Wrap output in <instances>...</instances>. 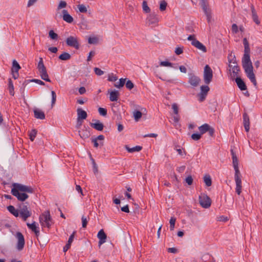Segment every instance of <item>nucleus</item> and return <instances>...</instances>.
I'll return each instance as SVG.
<instances>
[{
  "mask_svg": "<svg viewBox=\"0 0 262 262\" xmlns=\"http://www.w3.org/2000/svg\"><path fill=\"white\" fill-rule=\"evenodd\" d=\"M244 45V54L242 58V66L245 72L253 84L256 86L257 84L255 74L253 73V67L250 58V49L248 40L246 38L243 39Z\"/></svg>",
  "mask_w": 262,
  "mask_h": 262,
  "instance_id": "nucleus-1",
  "label": "nucleus"
},
{
  "mask_svg": "<svg viewBox=\"0 0 262 262\" xmlns=\"http://www.w3.org/2000/svg\"><path fill=\"white\" fill-rule=\"evenodd\" d=\"M33 189L32 187L18 183H14L11 189V193L18 200L23 202L29 197L26 193H32Z\"/></svg>",
  "mask_w": 262,
  "mask_h": 262,
  "instance_id": "nucleus-2",
  "label": "nucleus"
},
{
  "mask_svg": "<svg viewBox=\"0 0 262 262\" xmlns=\"http://www.w3.org/2000/svg\"><path fill=\"white\" fill-rule=\"evenodd\" d=\"M39 223L42 228H50L54 222L50 215L49 211L43 212L39 216Z\"/></svg>",
  "mask_w": 262,
  "mask_h": 262,
  "instance_id": "nucleus-3",
  "label": "nucleus"
},
{
  "mask_svg": "<svg viewBox=\"0 0 262 262\" xmlns=\"http://www.w3.org/2000/svg\"><path fill=\"white\" fill-rule=\"evenodd\" d=\"M229 67L230 68V71L232 72L233 77L237 76L238 73L240 70L239 67L238 66L236 62V58L234 55L232 56V53H231L228 57Z\"/></svg>",
  "mask_w": 262,
  "mask_h": 262,
  "instance_id": "nucleus-4",
  "label": "nucleus"
},
{
  "mask_svg": "<svg viewBox=\"0 0 262 262\" xmlns=\"http://www.w3.org/2000/svg\"><path fill=\"white\" fill-rule=\"evenodd\" d=\"M37 69L42 79L48 82L51 81L50 78H49L46 68L43 64V59L42 57L39 58V60L37 64Z\"/></svg>",
  "mask_w": 262,
  "mask_h": 262,
  "instance_id": "nucleus-5",
  "label": "nucleus"
},
{
  "mask_svg": "<svg viewBox=\"0 0 262 262\" xmlns=\"http://www.w3.org/2000/svg\"><path fill=\"white\" fill-rule=\"evenodd\" d=\"M187 39L189 41H191V43L193 46L195 47L203 53H206L207 52L206 47L195 38L194 35H189Z\"/></svg>",
  "mask_w": 262,
  "mask_h": 262,
  "instance_id": "nucleus-6",
  "label": "nucleus"
},
{
  "mask_svg": "<svg viewBox=\"0 0 262 262\" xmlns=\"http://www.w3.org/2000/svg\"><path fill=\"white\" fill-rule=\"evenodd\" d=\"M66 42L69 47H73L76 49L80 48L79 39L76 36H70L67 38Z\"/></svg>",
  "mask_w": 262,
  "mask_h": 262,
  "instance_id": "nucleus-7",
  "label": "nucleus"
},
{
  "mask_svg": "<svg viewBox=\"0 0 262 262\" xmlns=\"http://www.w3.org/2000/svg\"><path fill=\"white\" fill-rule=\"evenodd\" d=\"M213 72L211 68L208 65H206L204 68L203 79L206 84H209L212 81Z\"/></svg>",
  "mask_w": 262,
  "mask_h": 262,
  "instance_id": "nucleus-8",
  "label": "nucleus"
},
{
  "mask_svg": "<svg viewBox=\"0 0 262 262\" xmlns=\"http://www.w3.org/2000/svg\"><path fill=\"white\" fill-rule=\"evenodd\" d=\"M199 203L203 208H208L210 206L211 201L207 195L201 194L199 196Z\"/></svg>",
  "mask_w": 262,
  "mask_h": 262,
  "instance_id": "nucleus-9",
  "label": "nucleus"
},
{
  "mask_svg": "<svg viewBox=\"0 0 262 262\" xmlns=\"http://www.w3.org/2000/svg\"><path fill=\"white\" fill-rule=\"evenodd\" d=\"M19 213L24 221H26L31 215V212L29 210L26 205H23L20 207Z\"/></svg>",
  "mask_w": 262,
  "mask_h": 262,
  "instance_id": "nucleus-10",
  "label": "nucleus"
},
{
  "mask_svg": "<svg viewBox=\"0 0 262 262\" xmlns=\"http://www.w3.org/2000/svg\"><path fill=\"white\" fill-rule=\"evenodd\" d=\"M201 79L199 77L193 74H189V80L188 83L193 87L198 86L201 82Z\"/></svg>",
  "mask_w": 262,
  "mask_h": 262,
  "instance_id": "nucleus-11",
  "label": "nucleus"
},
{
  "mask_svg": "<svg viewBox=\"0 0 262 262\" xmlns=\"http://www.w3.org/2000/svg\"><path fill=\"white\" fill-rule=\"evenodd\" d=\"M146 23L148 26H155L159 22V18L157 15L151 13L146 18Z\"/></svg>",
  "mask_w": 262,
  "mask_h": 262,
  "instance_id": "nucleus-12",
  "label": "nucleus"
},
{
  "mask_svg": "<svg viewBox=\"0 0 262 262\" xmlns=\"http://www.w3.org/2000/svg\"><path fill=\"white\" fill-rule=\"evenodd\" d=\"M16 236L18 239L17 244V248L18 250H21L24 248L25 245V239L24 235L19 232L16 233Z\"/></svg>",
  "mask_w": 262,
  "mask_h": 262,
  "instance_id": "nucleus-13",
  "label": "nucleus"
},
{
  "mask_svg": "<svg viewBox=\"0 0 262 262\" xmlns=\"http://www.w3.org/2000/svg\"><path fill=\"white\" fill-rule=\"evenodd\" d=\"M104 137L102 135H99L97 138L92 139V142L94 143L95 147H98L99 145L102 146L103 145V140Z\"/></svg>",
  "mask_w": 262,
  "mask_h": 262,
  "instance_id": "nucleus-14",
  "label": "nucleus"
},
{
  "mask_svg": "<svg viewBox=\"0 0 262 262\" xmlns=\"http://www.w3.org/2000/svg\"><path fill=\"white\" fill-rule=\"evenodd\" d=\"M201 7L206 16L211 14V10L208 7V5L206 0H201Z\"/></svg>",
  "mask_w": 262,
  "mask_h": 262,
  "instance_id": "nucleus-15",
  "label": "nucleus"
},
{
  "mask_svg": "<svg viewBox=\"0 0 262 262\" xmlns=\"http://www.w3.org/2000/svg\"><path fill=\"white\" fill-rule=\"evenodd\" d=\"M93 121L95 122L90 123L91 126L98 131L102 130L104 127L103 123L100 122V121L98 120H93Z\"/></svg>",
  "mask_w": 262,
  "mask_h": 262,
  "instance_id": "nucleus-16",
  "label": "nucleus"
},
{
  "mask_svg": "<svg viewBox=\"0 0 262 262\" xmlns=\"http://www.w3.org/2000/svg\"><path fill=\"white\" fill-rule=\"evenodd\" d=\"M79 135L81 138L85 139L88 138L90 136L91 134L88 129V127L84 126L81 130H79Z\"/></svg>",
  "mask_w": 262,
  "mask_h": 262,
  "instance_id": "nucleus-17",
  "label": "nucleus"
},
{
  "mask_svg": "<svg viewBox=\"0 0 262 262\" xmlns=\"http://www.w3.org/2000/svg\"><path fill=\"white\" fill-rule=\"evenodd\" d=\"M97 237L99 239V245L104 244L106 242V235L103 229H101L98 233Z\"/></svg>",
  "mask_w": 262,
  "mask_h": 262,
  "instance_id": "nucleus-18",
  "label": "nucleus"
},
{
  "mask_svg": "<svg viewBox=\"0 0 262 262\" xmlns=\"http://www.w3.org/2000/svg\"><path fill=\"white\" fill-rule=\"evenodd\" d=\"M62 13V18L63 20L68 23H72L73 21V18L70 15L67 10H63Z\"/></svg>",
  "mask_w": 262,
  "mask_h": 262,
  "instance_id": "nucleus-19",
  "label": "nucleus"
},
{
  "mask_svg": "<svg viewBox=\"0 0 262 262\" xmlns=\"http://www.w3.org/2000/svg\"><path fill=\"white\" fill-rule=\"evenodd\" d=\"M77 120L85 119L88 116L86 112L82 108H78L77 110Z\"/></svg>",
  "mask_w": 262,
  "mask_h": 262,
  "instance_id": "nucleus-20",
  "label": "nucleus"
},
{
  "mask_svg": "<svg viewBox=\"0 0 262 262\" xmlns=\"http://www.w3.org/2000/svg\"><path fill=\"white\" fill-rule=\"evenodd\" d=\"M27 225L28 227L31 229L33 232H34L36 236H38L39 234V230L38 229V227L36 226L35 222H34L32 224H30L29 223H27Z\"/></svg>",
  "mask_w": 262,
  "mask_h": 262,
  "instance_id": "nucleus-21",
  "label": "nucleus"
},
{
  "mask_svg": "<svg viewBox=\"0 0 262 262\" xmlns=\"http://www.w3.org/2000/svg\"><path fill=\"white\" fill-rule=\"evenodd\" d=\"M235 81L238 87L241 89V90L243 91L247 89V86L245 83L241 78L236 77L235 79Z\"/></svg>",
  "mask_w": 262,
  "mask_h": 262,
  "instance_id": "nucleus-22",
  "label": "nucleus"
},
{
  "mask_svg": "<svg viewBox=\"0 0 262 262\" xmlns=\"http://www.w3.org/2000/svg\"><path fill=\"white\" fill-rule=\"evenodd\" d=\"M34 117L37 119L43 120L45 118V113L39 109H35L34 110Z\"/></svg>",
  "mask_w": 262,
  "mask_h": 262,
  "instance_id": "nucleus-23",
  "label": "nucleus"
},
{
  "mask_svg": "<svg viewBox=\"0 0 262 262\" xmlns=\"http://www.w3.org/2000/svg\"><path fill=\"white\" fill-rule=\"evenodd\" d=\"M244 119V125L245 129V130L247 132L249 131L250 129V121L249 118L247 114H245L243 115Z\"/></svg>",
  "mask_w": 262,
  "mask_h": 262,
  "instance_id": "nucleus-24",
  "label": "nucleus"
},
{
  "mask_svg": "<svg viewBox=\"0 0 262 262\" xmlns=\"http://www.w3.org/2000/svg\"><path fill=\"white\" fill-rule=\"evenodd\" d=\"M119 93L118 91L114 90L110 93V100L111 101H117L119 98Z\"/></svg>",
  "mask_w": 262,
  "mask_h": 262,
  "instance_id": "nucleus-25",
  "label": "nucleus"
},
{
  "mask_svg": "<svg viewBox=\"0 0 262 262\" xmlns=\"http://www.w3.org/2000/svg\"><path fill=\"white\" fill-rule=\"evenodd\" d=\"M251 9L252 12V17L253 20L257 25L260 24V21L258 20V17L257 15L256 12L254 9L253 5L251 6Z\"/></svg>",
  "mask_w": 262,
  "mask_h": 262,
  "instance_id": "nucleus-26",
  "label": "nucleus"
},
{
  "mask_svg": "<svg viewBox=\"0 0 262 262\" xmlns=\"http://www.w3.org/2000/svg\"><path fill=\"white\" fill-rule=\"evenodd\" d=\"M231 153L232 155V163L233 167H238V161L237 159V158L234 152L233 149L231 150Z\"/></svg>",
  "mask_w": 262,
  "mask_h": 262,
  "instance_id": "nucleus-27",
  "label": "nucleus"
},
{
  "mask_svg": "<svg viewBox=\"0 0 262 262\" xmlns=\"http://www.w3.org/2000/svg\"><path fill=\"white\" fill-rule=\"evenodd\" d=\"M125 147L127 151L129 152H138L140 151L142 148V146H136L134 147L130 148L127 145H126Z\"/></svg>",
  "mask_w": 262,
  "mask_h": 262,
  "instance_id": "nucleus-28",
  "label": "nucleus"
},
{
  "mask_svg": "<svg viewBox=\"0 0 262 262\" xmlns=\"http://www.w3.org/2000/svg\"><path fill=\"white\" fill-rule=\"evenodd\" d=\"M210 125L208 124L205 123L199 127V130L201 135L205 134L207 132V130L209 129Z\"/></svg>",
  "mask_w": 262,
  "mask_h": 262,
  "instance_id": "nucleus-29",
  "label": "nucleus"
},
{
  "mask_svg": "<svg viewBox=\"0 0 262 262\" xmlns=\"http://www.w3.org/2000/svg\"><path fill=\"white\" fill-rule=\"evenodd\" d=\"M8 210L15 217L19 215V211L15 208L13 206L10 205L7 207Z\"/></svg>",
  "mask_w": 262,
  "mask_h": 262,
  "instance_id": "nucleus-30",
  "label": "nucleus"
},
{
  "mask_svg": "<svg viewBox=\"0 0 262 262\" xmlns=\"http://www.w3.org/2000/svg\"><path fill=\"white\" fill-rule=\"evenodd\" d=\"M236 183V192L239 195L242 192V180H235Z\"/></svg>",
  "mask_w": 262,
  "mask_h": 262,
  "instance_id": "nucleus-31",
  "label": "nucleus"
},
{
  "mask_svg": "<svg viewBox=\"0 0 262 262\" xmlns=\"http://www.w3.org/2000/svg\"><path fill=\"white\" fill-rule=\"evenodd\" d=\"M71 55L67 52H63L59 56V59L62 60H68L71 58Z\"/></svg>",
  "mask_w": 262,
  "mask_h": 262,
  "instance_id": "nucleus-32",
  "label": "nucleus"
},
{
  "mask_svg": "<svg viewBox=\"0 0 262 262\" xmlns=\"http://www.w3.org/2000/svg\"><path fill=\"white\" fill-rule=\"evenodd\" d=\"M204 181L207 186H210L212 184L211 178L208 174H206L204 177Z\"/></svg>",
  "mask_w": 262,
  "mask_h": 262,
  "instance_id": "nucleus-33",
  "label": "nucleus"
},
{
  "mask_svg": "<svg viewBox=\"0 0 262 262\" xmlns=\"http://www.w3.org/2000/svg\"><path fill=\"white\" fill-rule=\"evenodd\" d=\"M142 115V113L139 111L135 110L133 112V116L136 121H139V120L141 118Z\"/></svg>",
  "mask_w": 262,
  "mask_h": 262,
  "instance_id": "nucleus-34",
  "label": "nucleus"
},
{
  "mask_svg": "<svg viewBox=\"0 0 262 262\" xmlns=\"http://www.w3.org/2000/svg\"><path fill=\"white\" fill-rule=\"evenodd\" d=\"M8 83H8V88H9L10 94L12 96H13L14 94V86H13L12 81L11 79H9Z\"/></svg>",
  "mask_w": 262,
  "mask_h": 262,
  "instance_id": "nucleus-35",
  "label": "nucleus"
},
{
  "mask_svg": "<svg viewBox=\"0 0 262 262\" xmlns=\"http://www.w3.org/2000/svg\"><path fill=\"white\" fill-rule=\"evenodd\" d=\"M125 78H121L119 79V81L114 84V86L117 88H120L123 86L125 83Z\"/></svg>",
  "mask_w": 262,
  "mask_h": 262,
  "instance_id": "nucleus-36",
  "label": "nucleus"
},
{
  "mask_svg": "<svg viewBox=\"0 0 262 262\" xmlns=\"http://www.w3.org/2000/svg\"><path fill=\"white\" fill-rule=\"evenodd\" d=\"M20 68V66L18 63L15 60H13L12 62V67L11 68V70L18 71Z\"/></svg>",
  "mask_w": 262,
  "mask_h": 262,
  "instance_id": "nucleus-37",
  "label": "nucleus"
},
{
  "mask_svg": "<svg viewBox=\"0 0 262 262\" xmlns=\"http://www.w3.org/2000/svg\"><path fill=\"white\" fill-rule=\"evenodd\" d=\"M67 6V3L66 1H61L57 6L56 10L58 11L61 9L64 8Z\"/></svg>",
  "mask_w": 262,
  "mask_h": 262,
  "instance_id": "nucleus-38",
  "label": "nucleus"
},
{
  "mask_svg": "<svg viewBox=\"0 0 262 262\" xmlns=\"http://www.w3.org/2000/svg\"><path fill=\"white\" fill-rule=\"evenodd\" d=\"M201 89V93L202 94H204L206 95H207L208 92L209 91V87L208 85H202L200 88Z\"/></svg>",
  "mask_w": 262,
  "mask_h": 262,
  "instance_id": "nucleus-39",
  "label": "nucleus"
},
{
  "mask_svg": "<svg viewBox=\"0 0 262 262\" xmlns=\"http://www.w3.org/2000/svg\"><path fill=\"white\" fill-rule=\"evenodd\" d=\"M235 170V174H234V179L235 180H241V173L238 167H234V168Z\"/></svg>",
  "mask_w": 262,
  "mask_h": 262,
  "instance_id": "nucleus-40",
  "label": "nucleus"
},
{
  "mask_svg": "<svg viewBox=\"0 0 262 262\" xmlns=\"http://www.w3.org/2000/svg\"><path fill=\"white\" fill-rule=\"evenodd\" d=\"M143 10L146 13H149L150 11L149 7L147 5L146 1H144L142 3Z\"/></svg>",
  "mask_w": 262,
  "mask_h": 262,
  "instance_id": "nucleus-41",
  "label": "nucleus"
},
{
  "mask_svg": "<svg viewBox=\"0 0 262 262\" xmlns=\"http://www.w3.org/2000/svg\"><path fill=\"white\" fill-rule=\"evenodd\" d=\"M77 8L81 13H86L87 12V8L83 4H79L77 5Z\"/></svg>",
  "mask_w": 262,
  "mask_h": 262,
  "instance_id": "nucleus-42",
  "label": "nucleus"
},
{
  "mask_svg": "<svg viewBox=\"0 0 262 262\" xmlns=\"http://www.w3.org/2000/svg\"><path fill=\"white\" fill-rule=\"evenodd\" d=\"M176 221V219L174 217H171L170 221H169L170 230L171 231L173 230L174 228Z\"/></svg>",
  "mask_w": 262,
  "mask_h": 262,
  "instance_id": "nucleus-43",
  "label": "nucleus"
},
{
  "mask_svg": "<svg viewBox=\"0 0 262 262\" xmlns=\"http://www.w3.org/2000/svg\"><path fill=\"white\" fill-rule=\"evenodd\" d=\"M167 4L165 1H161L160 4V10L163 11L166 10Z\"/></svg>",
  "mask_w": 262,
  "mask_h": 262,
  "instance_id": "nucleus-44",
  "label": "nucleus"
},
{
  "mask_svg": "<svg viewBox=\"0 0 262 262\" xmlns=\"http://www.w3.org/2000/svg\"><path fill=\"white\" fill-rule=\"evenodd\" d=\"M98 42V39L96 37H89L88 42L90 44H97Z\"/></svg>",
  "mask_w": 262,
  "mask_h": 262,
  "instance_id": "nucleus-45",
  "label": "nucleus"
},
{
  "mask_svg": "<svg viewBox=\"0 0 262 262\" xmlns=\"http://www.w3.org/2000/svg\"><path fill=\"white\" fill-rule=\"evenodd\" d=\"M37 134V131L35 129H32L29 134L30 139L33 141Z\"/></svg>",
  "mask_w": 262,
  "mask_h": 262,
  "instance_id": "nucleus-46",
  "label": "nucleus"
},
{
  "mask_svg": "<svg viewBox=\"0 0 262 262\" xmlns=\"http://www.w3.org/2000/svg\"><path fill=\"white\" fill-rule=\"evenodd\" d=\"M49 36L52 39H57L58 35L53 30H50L49 32Z\"/></svg>",
  "mask_w": 262,
  "mask_h": 262,
  "instance_id": "nucleus-47",
  "label": "nucleus"
},
{
  "mask_svg": "<svg viewBox=\"0 0 262 262\" xmlns=\"http://www.w3.org/2000/svg\"><path fill=\"white\" fill-rule=\"evenodd\" d=\"M125 86L128 90H132L134 88V84L132 81L128 80L125 83Z\"/></svg>",
  "mask_w": 262,
  "mask_h": 262,
  "instance_id": "nucleus-48",
  "label": "nucleus"
},
{
  "mask_svg": "<svg viewBox=\"0 0 262 262\" xmlns=\"http://www.w3.org/2000/svg\"><path fill=\"white\" fill-rule=\"evenodd\" d=\"M207 95L202 93H200L198 94V100L200 102H203L206 99Z\"/></svg>",
  "mask_w": 262,
  "mask_h": 262,
  "instance_id": "nucleus-49",
  "label": "nucleus"
},
{
  "mask_svg": "<svg viewBox=\"0 0 262 262\" xmlns=\"http://www.w3.org/2000/svg\"><path fill=\"white\" fill-rule=\"evenodd\" d=\"M51 95H52L51 105H52V106H53L55 104L56 100V95L55 92L53 91H51Z\"/></svg>",
  "mask_w": 262,
  "mask_h": 262,
  "instance_id": "nucleus-50",
  "label": "nucleus"
},
{
  "mask_svg": "<svg viewBox=\"0 0 262 262\" xmlns=\"http://www.w3.org/2000/svg\"><path fill=\"white\" fill-rule=\"evenodd\" d=\"M201 135H202L201 134H198V133L193 134L191 135V138L193 140L198 141L201 139Z\"/></svg>",
  "mask_w": 262,
  "mask_h": 262,
  "instance_id": "nucleus-51",
  "label": "nucleus"
},
{
  "mask_svg": "<svg viewBox=\"0 0 262 262\" xmlns=\"http://www.w3.org/2000/svg\"><path fill=\"white\" fill-rule=\"evenodd\" d=\"M98 112L100 115L103 116H105L107 114L106 109L102 107H99L98 108Z\"/></svg>",
  "mask_w": 262,
  "mask_h": 262,
  "instance_id": "nucleus-52",
  "label": "nucleus"
},
{
  "mask_svg": "<svg viewBox=\"0 0 262 262\" xmlns=\"http://www.w3.org/2000/svg\"><path fill=\"white\" fill-rule=\"evenodd\" d=\"M118 79L117 76L114 75L113 74H109L108 77V80L110 81L114 82Z\"/></svg>",
  "mask_w": 262,
  "mask_h": 262,
  "instance_id": "nucleus-53",
  "label": "nucleus"
},
{
  "mask_svg": "<svg viewBox=\"0 0 262 262\" xmlns=\"http://www.w3.org/2000/svg\"><path fill=\"white\" fill-rule=\"evenodd\" d=\"M94 70L95 74L98 76H101L104 74V72L98 68H95Z\"/></svg>",
  "mask_w": 262,
  "mask_h": 262,
  "instance_id": "nucleus-54",
  "label": "nucleus"
},
{
  "mask_svg": "<svg viewBox=\"0 0 262 262\" xmlns=\"http://www.w3.org/2000/svg\"><path fill=\"white\" fill-rule=\"evenodd\" d=\"M82 220V226L83 228H86L88 224V220L84 216H82L81 217Z\"/></svg>",
  "mask_w": 262,
  "mask_h": 262,
  "instance_id": "nucleus-55",
  "label": "nucleus"
},
{
  "mask_svg": "<svg viewBox=\"0 0 262 262\" xmlns=\"http://www.w3.org/2000/svg\"><path fill=\"white\" fill-rule=\"evenodd\" d=\"M160 65L161 66H164V67H172V63L171 62L167 61H161L160 63Z\"/></svg>",
  "mask_w": 262,
  "mask_h": 262,
  "instance_id": "nucleus-56",
  "label": "nucleus"
},
{
  "mask_svg": "<svg viewBox=\"0 0 262 262\" xmlns=\"http://www.w3.org/2000/svg\"><path fill=\"white\" fill-rule=\"evenodd\" d=\"M185 182L189 185H191L193 183V179L191 176H189L185 179Z\"/></svg>",
  "mask_w": 262,
  "mask_h": 262,
  "instance_id": "nucleus-57",
  "label": "nucleus"
},
{
  "mask_svg": "<svg viewBox=\"0 0 262 262\" xmlns=\"http://www.w3.org/2000/svg\"><path fill=\"white\" fill-rule=\"evenodd\" d=\"M172 108L174 114L176 115H178L179 109H178V106L176 103L172 104Z\"/></svg>",
  "mask_w": 262,
  "mask_h": 262,
  "instance_id": "nucleus-58",
  "label": "nucleus"
},
{
  "mask_svg": "<svg viewBox=\"0 0 262 262\" xmlns=\"http://www.w3.org/2000/svg\"><path fill=\"white\" fill-rule=\"evenodd\" d=\"M228 220V218L227 216H220L219 217H217V221L220 222H226Z\"/></svg>",
  "mask_w": 262,
  "mask_h": 262,
  "instance_id": "nucleus-59",
  "label": "nucleus"
},
{
  "mask_svg": "<svg viewBox=\"0 0 262 262\" xmlns=\"http://www.w3.org/2000/svg\"><path fill=\"white\" fill-rule=\"evenodd\" d=\"M11 73L14 79H16L18 77L19 74L18 71L11 70Z\"/></svg>",
  "mask_w": 262,
  "mask_h": 262,
  "instance_id": "nucleus-60",
  "label": "nucleus"
},
{
  "mask_svg": "<svg viewBox=\"0 0 262 262\" xmlns=\"http://www.w3.org/2000/svg\"><path fill=\"white\" fill-rule=\"evenodd\" d=\"M174 52L177 55H180L183 53V49L180 47L176 48Z\"/></svg>",
  "mask_w": 262,
  "mask_h": 262,
  "instance_id": "nucleus-61",
  "label": "nucleus"
},
{
  "mask_svg": "<svg viewBox=\"0 0 262 262\" xmlns=\"http://www.w3.org/2000/svg\"><path fill=\"white\" fill-rule=\"evenodd\" d=\"M207 132H208L209 135L211 137H213V136L214 134V128L210 126H209V129L207 130Z\"/></svg>",
  "mask_w": 262,
  "mask_h": 262,
  "instance_id": "nucleus-62",
  "label": "nucleus"
},
{
  "mask_svg": "<svg viewBox=\"0 0 262 262\" xmlns=\"http://www.w3.org/2000/svg\"><path fill=\"white\" fill-rule=\"evenodd\" d=\"M232 31L233 33H236L238 32V27L235 24L232 25Z\"/></svg>",
  "mask_w": 262,
  "mask_h": 262,
  "instance_id": "nucleus-63",
  "label": "nucleus"
},
{
  "mask_svg": "<svg viewBox=\"0 0 262 262\" xmlns=\"http://www.w3.org/2000/svg\"><path fill=\"white\" fill-rule=\"evenodd\" d=\"M95 54V52L94 51H91L89 54V56H88L87 61H89L91 60L92 57L94 56Z\"/></svg>",
  "mask_w": 262,
  "mask_h": 262,
  "instance_id": "nucleus-64",
  "label": "nucleus"
}]
</instances>
